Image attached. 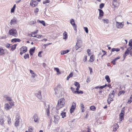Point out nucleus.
Returning <instances> with one entry per match:
<instances>
[{
    "instance_id": "f257e3e1",
    "label": "nucleus",
    "mask_w": 132,
    "mask_h": 132,
    "mask_svg": "<svg viewBox=\"0 0 132 132\" xmlns=\"http://www.w3.org/2000/svg\"><path fill=\"white\" fill-rule=\"evenodd\" d=\"M65 104V100L64 98H61L59 100L56 109L58 110L64 107Z\"/></svg>"
},
{
    "instance_id": "864d4df0",
    "label": "nucleus",
    "mask_w": 132,
    "mask_h": 132,
    "mask_svg": "<svg viewBox=\"0 0 132 132\" xmlns=\"http://www.w3.org/2000/svg\"><path fill=\"white\" fill-rule=\"evenodd\" d=\"M71 89L72 91L73 92L75 93H76L77 92H75L76 91L75 90V89L73 87H71Z\"/></svg>"
},
{
    "instance_id": "c9c22d12",
    "label": "nucleus",
    "mask_w": 132,
    "mask_h": 132,
    "mask_svg": "<svg viewBox=\"0 0 132 132\" xmlns=\"http://www.w3.org/2000/svg\"><path fill=\"white\" fill-rule=\"evenodd\" d=\"M112 5L114 7H116L117 6V2H113L112 1Z\"/></svg>"
},
{
    "instance_id": "dca6fc26",
    "label": "nucleus",
    "mask_w": 132,
    "mask_h": 132,
    "mask_svg": "<svg viewBox=\"0 0 132 132\" xmlns=\"http://www.w3.org/2000/svg\"><path fill=\"white\" fill-rule=\"evenodd\" d=\"M27 50V47L26 46L22 47L20 50V51L23 52V53H25Z\"/></svg>"
},
{
    "instance_id": "79ce46f5",
    "label": "nucleus",
    "mask_w": 132,
    "mask_h": 132,
    "mask_svg": "<svg viewBox=\"0 0 132 132\" xmlns=\"http://www.w3.org/2000/svg\"><path fill=\"white\" fill-rule=\"evenodd\" d=\"M29 57V55L28 54H25L24 56V58L25 59H26Z\"/></svg>"
},
{
    "instance_id": "f03ea898",
    "label": "nucleus",
    "mask_w": 132,
    "mask_h": 132,
    "mask_svg": "<svg viewBox=\"0 0 132 132\" xmlns=\"http://www.w3.org/2000/svg\"><path fill=\"white\" fill-rule=\"evenodd\" d=\"M9 33L10 35L15 37H17L18 36L16 31L14 29H13L10 30L9 31Z\"/></svg>"
},
{
    "instance_id": "20e7f679",
    "label": "nucleus",
    "mask_w": 132,
    "mask_h": 132,
    "mask_svg": "<svg viewBox=\"0 0 132 132\" xmlns=\"http://www.w3.org/2000/svg\"><path fill=\"white\" fill-rule=\"evenodd\" d=\"M82 46V43L81 40L78 41L76 43V45L75 46V48L76 50H77L80 47Z\"/></svg>"
},
{
    "instance_id": "4be33fe9",
    "label": "nucleus",
    "mask_w": 132,
    "mask_h": 132,
    "mask_svg": "<svg viewBox=\"0 0 132 132\" xmlns=\"http://www.w3.org/2000/svg\"><path fill=\"white\" fill-rule=\"evenodd\" d=\"M16 21V20L14 18H13L11 21L10 23L11 25H12L13 24H14L15 23Z\"/></svg>"
},
{
    "instance_id": "603ef678",
    "label": "nucleus",
    "mask_w": 132,
    "mask_h": 132,
    "mask_svg": "<svg viewBox=\"0 0 132 132\" xmlns=\"http://www.w3.org/2000/svg\"><path fill=\"white\" fill-rule=\"evenodd\" d=\"M50 2V1L49 0H47L44 1L43 2V4H45L46 3H48Z\"/></svg>"
},
{
    "instance_id": "0eeeda50",
    "label": "nucleus",
    "mask_w": 132,
    "mask_h": 132,
    "mask_svg": "<svg viewBox=\"0 0 132 132\" xmlns=\"http://www.w3.org/2000/svg\"><path fill=\"white\" fill-rule=\"evenodd\" d=\"M76 103L74 102L72 104L70 110V112L71 113H72L73 112L74 110L76 109Z\"/></svg>"
},
{
    "instance_id": "5fc2aeb1",
    "label": "nucleus",
    "mask_w": 132,
    "mask_h": 132,
    "mask_svg": "<svg viewBox=\"0 0 132 132\" xmlns=\"http://www.w3.org/2000/svg\"><path fill=\"white\" fill-rule=\"evenodd\" d=\"M85 31L87 33H88V29L86 27H84V28Z\"/></svg>"
},
{
    "instance_id": "f704fd0d",
    "label": "nucleus",
    "mask_w": 132,
    "mask_h": 132,
    "mask_svg": "<svg viewBox=\"0 0 132 132\" xmlns=\"http://www.w3.org/2000/svg\"><path fill=\"white\" fill-rule=\"evenodd\" d=\"M112 51V52H114V51H116L117 52H118L120 50L118 48H112L111 49Z\"/></svg>"
},
{
    "instance_id": "ddd939ff",
    "label": "nucleus",
    "mask_w": 132,
    "mask_h": 132,
    "mask_svg": "<svg viewBox=\"0 0 132 132\" xmlns=\"http://www.w3.org/2000/svg\"><path fill=\"white\" fill-rule=\"evenodd\" d=\"M113 131H115L117 130L119 126L117 123H114L113 125Z\"/></svg>"
},
{
    "instance_id": "1a4fd4ad",
    "label": "nucleus",
    "mask_w": 132,
    "mask_h": 132,
    "mask_svg": "<svg viewBox=\"0 0 132 132\" xmlns=\"http://www.w3.org/2000/svg\"><path fill=\"white\" fill-rule=\"evenodd\" d=\"M59 119V117L58 115H55L54 116V122L55 124L57 123Z\"/></svg>"
},
{
    "instance_id": "e2e57ef3",
    "label": "nucleus",
    "mask_w": 132,
    "mask_h": 132,
    "mask_svg": "<svg viewBox=\"0 0 132 132\" xmlns=\"http://www.w3.org/2000/svg\"><path fill=\"white\" fill-rule=\"evenodd\" d=\"M73 74L72 73H71L68 76L70 78L71 77L73 76Z\"/></svg>"
},
{
    "instance_id": "c85d7f7f",
    "label": "nucleus",
    "mask_w": 132,
    "mask_h": 132,
    "mask_svg": "<svg viewBox=\"0 0 132 132\" xmlns=\"http://www.w3.org/2000/svg\"><path fill=\"white\" fill-rule=\"evenodd\" d=\"M9 105L11 106V107H12V106H14V104L12 100L11 101H9Z\"/></svg>"
},
{
    "instance_id": "774afa93",
    "label": "nucleus",
    "mask_w": 132,
    "mask_h": 132,
    "mask_svg": "<svg viewBox=\"0 0 132 132\" xmlns=\"http://www.w3.org/2000/svg\"><path fill=\"white\" fill-rule=\"evenodd\" d=\"M87 56H85L84 57V59H83V61L84 62H85L87 60Z\"/></svg>"
},
{
    "instance_id": "7ed1b4c3",
    "label": "nucleus",
    "mask_w": 132,
    "mask_h": 132,
    "mask_svg": "<svg viewBox=\"0 0 132 132\" xmlns=\"http://www.w3.org/2000/svg\"><path fill=\"white\" fill-rule=\"evenodd\" d=\"M20 119L19 115L17 114L16 116L15 121V126L16 127L18 126L19 125V120Z\"/></svg>"
},
{
    "instance_id": "09e8293b",
    "label": "nucleus",
    "mask_w": 132,
    "mask_h": 132,
    "mask_svg": "<svg viewBox=\"0 0 132 132\" xmlns=\"http://www.w3.org/2000/svg\"><path fill=\"white\" fill-rule=\"evenodd\" d=\"M129 45L130 47H132V39L129 40Z\"/></svg>"
},
{
    "instance_id": "6ab92c4d",
    "label": "nucleus",
    "mask_w": 132,
    "mask_h": 132,
    "mask_svg": "<svg viewBox=\"0 0 132 132\" xmlns=\"http://www.w3.org/2000/svg\"><path fill=\"white\" fill-rule=\"evenodd\" d=\"M114 95L110 94L109 95V97L108 99V100H110L111 101L113 100V98L114 97Z\"/></svg>"
},
{
    "instance_id": "338daca9",
    "label": "nucleus",
    "mask_w": 132,
    "mask_h": 132,
    "mask_svg": "<svg viewBox=\"0 0 132 132\" xmlns=\"http://www.w3.org/2000/svg\"><path fill=\"white\" fill-rule=\"evenodd\" d=\"M120 58V57L119 56H118L116 58H115L114 59H113V60L115 61L116 62L117 60L119 59Z\"/></svg>"
},
{
    "instance_id": "393cba45",
    "label": "nucleus",
    "mask_w": 132,
    "mask_h": 132,
    "mask_svg": "<svg viewBox=\"0 0 132 132\" xmlns=\"http://www.w3.org/2000/svg\"><path fill=\"white\" fill-rule=\"evenodd\" d=\"M21 41L18 38H14L12 39L11 40V42H20Z\"/></svg>"
},
{
    "instance_id": "a211bd4d",
    "label": "nucleus",
    "mask_w": 132,
    "mask_h": 132,
    "mask_svg": "<svg viewBox=\"0 0 132 132\" xmlns=\"http://www.w3.org/2000/svg\"><path fill=\"white\" fill-rule=\"evenodd\" d=\"M124 114H123L122 113H121L119 115L120 118H119V120L120 121V122L122 121V120L124 119Z\"/></svg>"
},
{
    "instance_id": "bb28decb",
    "label": "nucleus",
    "mask_w": 132,
    "mask_h": 132,
    "mask_svg": "<svg viewBox=\"0 0 132 132\" xmlns=\"http://www.w3.org/2000/svg\"><path fill=\"white\" fill-rule=\"evenodd\" d=\"M54 90L55 91V92L54 93L55 95H56L57 94L59 93V89L55 87L54 89Z\"/></svg>"
},
{
    "instance_id": "5701e85b",
    "label": "nucleus",
    "mask_w": 132,
    "mask_h": 132,
    "mask_svg": "<svg viewBox=\"0 0 132 132\" xmlns=\"http://www.w3.org/2000/svg\"><path fill=\"white\" fill-rule=\"evenodd\" d=\"M68 38L67 33L65 31H64L63 33V39H66Z\"/></svg>"
},
{
    "instance_id": "de8ad7c7",
    "label": "nucleus",
    "mask_w": 132,
    "mask_h": 132,
    "mask_svg": "<svg viewBox=\"0 0 132 132\" xmlns=\"http://www.w3.org/2000/svg\"><path fill=\"white\" fill-rule=\"evenodd\" d=\"M75 92H77L76 93L77 94H82L83 93V92L81 90H80V91H78V90H76V91Z\"/></svg>"
},
{
    "instance_id": "39448f33",
    "label": "nucleus",
    "mask_w": 132,
    "mask_h": 132,
    "mask_svg": "<svg viewBox=\"0 0 132 132\" xmlns=\"http://www.w3.org/2000/svg\"><path fill=\"white\" fill-rule=\"evenodd\" d=\"M50 108V105L48 103H45L44 108L46 110V112L48 115L49 113Z\"/></svg>"
},
{
    "instance_id": "a18cd8bd",
    "label": "nucleus",
    "mask_w": 132,
    "mask_h": 132,
    "mask_svg": "<svg viewBox=\"0 0 132 132\" xmlns=\"http://www.w3.org/2000/svg\"><path fill=\"white\" fill-rule=\"evenodd\" d=\"M36 22L35 21H30L29 22V24L30 25H31L34 24Z\"/></svg>"
},
{
    "instance_id": "69168bd1",
    "label": "nucleus",
    "mask_w": 132,
    "mask_h": 132,
    "mask_svg": "<svg viewBox=\"0 0 132 132\" xmlns=\"http://www.w3.org/2000/svg\"><path fill=\"white\" fill-rule=\"evenodd\" d=\"M42 52V51H40L39 52L38 54V56H39L40 57H41V54Z\"/></svg>"
},
{
    "instance_id": "4468645a",
    "label": "nucleus",
    "mask_w": 132,
    "mask_h": 132,
    "mask_svg": "<svg viewBox=\"0 0 132 132\" xmlns=\"http://www.w3.org/2000/svg\"><path fill=\"white\" fill-rule=\"evenodd\" d=\"M34 121L35 122H37L39 120L38 116L37 114H34Z\"/></svg>"
},
{
    "instance_id": "2f4dec72",
    "label": "nucleus",
    "mask_w": 132,
    "mask_h": 132,
    "mask_svg": "<svg viewBox=\"0 0 132 132\" xmlns=\"http://www.w3.org/2000/svg\"><path fill=\"white\" fill-rule=\"evenodd\" d=\"M94 56L92 55L90 57V61L91 62H92L94 61Z\"/></svg>"
},
{
    "instance_id": "ea45409f",
    "label": "nucleus",
    "mask_w": 132,
    "mask_h": 132,
    "mask_svg": "<svg viewBox=\"0 0 132 132\" xmlns=\"http://www.w3.org/2000/svg\"><path fill=\"white\" fill-rule=\"evenodd\" d=\"M125 93L124 91H120L118 95V96H120L122 94H124Z\"/></svg>"
},
{
    "instance_id": "c03bdc74",
    "label": "nucleus",
    "mask_w": 132,
    "mask_h": 132,
    "mask_svg": "<svg viewBox=\"0 0 132 132\" xmlns=\"http://www.w3.org/2000/svg\"><path fill=\"white\" fill-rule=\"evenodd\" d=\"M90 109L94 111L95 109L96 108L94 106H92L90 107Z\"/></svg>"
},
{
    "instance_id": "f8f14e48",
    "label": "nucleus",
    "mask_w": 132,
    "mask_h": 132,
    "mask_svg": "<svg viewBox=\"0 0 132 132\" xmlns=\"http://www.w3.org/2000/svg\"><path fill=\"white\" fill-rule=\"evenodd\" d=\"M98 10L99 11V16L98 17V19H101L102 18L101 17L103 15L104 12L101 9H98Z\"/></svg>"
},
{
    "instance_id": "412c9836",
    "label": "nucleus",
    "mask_w": 132,
    "mask_h": 132,
    "mask_svg": "<svg viewBox=\"0 0 132 132\" xmlns=\"http://www.w3.org/2000/svg\"><path fill=\"white\" fill-rule=\"evenodd\" d=\"M30 73L32 74V77L34 78L35 76H36V75L35 73L34 72V71L31 70H30Z\"/></svg>"
},
{
    "instance_id": "f3484780",
    "label": "nucleus",
    "mask_w": 132,
    "mask_h": 132,
    "mask_svg": "<svg viewBox=\"0 0 132 132\" xmlns=\"http://www.w3.org/2000/svg\"><path fill=\"white\" fill-rule=\"evenodd\" d=\"M130 47L127 49L126 51L125 52V54L126 55H128L130 52V51L132 49V47Z\"/></svg>"
},
{
    "instance_id": "37998d69",
    "label": "nucleus",
    "mask_w": 132,
    "mask_h": 132,
    "mask_svg": "<svg viewBox=\"0 0 132 132\" xmlns=\"http://www.w3.org/2000/svg\"><path fill=\"white\" fill-rule=\"evenodd\" d=\"M61 115L62 116V117L63 118L65 117V113L62 112L61 113Z\"/></svg>"
},
{
    "instance_id": "8fccbe9b",
    "label": "nucleus",
    "mask_w": 132,
    "mask_h": 132,
    "mask_svg": "<svg viewBox=\"0 0 132 132\" xmlns=\"http://www.w3.org/2000/svg\"><path fill=\"white\" fill-rule=\"evenodd\" d=\"M104 4L103 3H101L100 4L99 6V7L101 9H102L104 6Z\"/></svg>"
},
{
    "instance_id": "4c0bfd02",
    "label": "nucleus",
    "mask_w": 132,
    "mask_h": 132,
    "mask_svg": "<svg viewBox=\"0 0 132 132\" xmlns=\"http://www.w3.org/2000/svg\"><path fill=\"white\" fill-rule=\"evenodd\" d=\"M132 102V93L131 96H130V99L128 101L127 103H130Z\"/></svg>"
},
{
    "instance_id": "9b49d317",
    "label": "nucleus",
    "mask_w": 132,
    "mask_h": 132,
    "mask_svg": "<svg viewBox=\"0 0 132 132\" xmlns=\"http://www.w3.org/2000/svg\"><path fill=\"white\" fill-rule=\"evenodd\" d=\"M38 4V3L37 2L32 0L30 2V5L33 7H35Z\"/></svg>"
},
{
    "instance_id": "58836bf2",
    "label": "nucleus",
    "mask_w": 132,
    "mask_h": 132,
    "mask_svg": "<svg viewBox=\"0 0 132 132\" xmlns=\"http://www.w3.org/2000/svg\"><path fill=\"white\" fill-rule=\"evenodd\" d=\"M35 50V47H33L32 48H31L29 51V52H32V53H34Z\"/></svg>"
},
{
    "instance_id": "0e129e2a",
    "label": "nucleus",
    "mask_w": 132,
    "mask_h": 132,
    "mask_svg": "<svg viewBox=\"0 0 132 132\" xmlns=\"http://www.w3.org/2000/svg\"><path fill=\"white\" fill-rule=\"evenodd\" d=\"M114 94H115L114 91V90H113L111 92V94H110L114 95Z\"/></svg>"
},
{
    "instance_id": "49530a36",
    "label": "nucleus",
    "mask_w": 132,
    "mask_h": 132,
    "mask_svg": "<svg viewBox=\"0 0 132 132\" xmlns=\"http://www.w3.org/2000/svg\"><path fill=\"white\" fill-rule=\"evenodd\" d=\"M28 131L29 132H33L32 127H29L28 128Z\"/></svg>"
},
{
    "instance_id": "473e14b6",
    "label": "nucleus",
    "mask_w": 132,
    "mask_h": 132,
    "mask_svg": "<svg viewBox=\"0 0 132 132\" xmlns=\"http://www.w3.org/2000/svg\"><path fill=\"white\" fill-rule=\"evenodd\" d=\"M70 22L71 24L73 26L75 25L74 21L73 19H72L70 21Z\"/></svg>"
},
{
    "instance_id": "423d86ee",
    "label": "nucleus",
    "mask_w": 132,
    "mask_h": 132,
    "mask_svg": "<svg viewBox=\"0 0 132 132\" xmlns=\"http://www.w3.org/2000/svg\"><path fill=\"white\" fill-rule=\"evenodd\" d=\"M116 26L117 28L118 29H121L123 26V24H122V23H121L116 21Z\"/></svg>"
},
{
    "instance_id": "2eb2a0df",
    "label": "nucleus",
    "mask_w": 132,
    "mask_h": 132,
    "mask_svg": "<svg viewBox=\"0 0 132 132\" xmlns=\"http://www.w3.org/2000/svg\"><path fill=\"white\" fill-rule=\"evenodd\" d=\"M74 85L77 87L76 90H78L80 87L79 83L77 82H76L74 83Z\"/></svg>"
},
{
    "instance_id": "bf43d9fd",
    "label": "nucleus",
    "mask_w": 132,
    "mask_h": 132,
    "mask_svg": "<svg viewBox=\"0 0 132 132\" xmlns=\"http://www.w3.org/2000/svg\"><path fill=\"white\" fill-rule=\"evenodd\" d=\"M73 26V29H74V30L76 31L77 30L76 25H75Z\"/></svg>"
},
{
    "instance_id": "a19ab883",
    "label": "nucleus",
    "mask_w": 132,
    "mask_h": 132,
    "mask_svg": "<svg viewBox=\"0 0 132 132\" xmlns=\"http://www.w3.org/2000/svg\"><path fill=\"white\" fill-rule=\"evenodd\" d=\"M62 86L60 84H58L57 87H56L58 89H59L62 88Z\"/></svg>"
},
{
    "instance_id": "b1692460",
    "label": "nucleus",
    "mask_w": 132,
    "mask_h": 132,
    "mask_svg": "<svg viewBox=\"0 0 132 132\" xmlns=\"http://www.w3.org/2000/svg\"><path fill=\"white\" fill-rule=\"evenodd\" d=\"M69 51L68 50L62 51H61V55H63L68 53Z\"/></svg>"
},
{
    "instance_id": "9d476101",
    "label": "nucleus",
    "mask_w": 132,
    "mask_h": 132,
    "mask_svg": "<svg viewBox=\"0 0 132 132\" xmlns=\"http://www.w3.org/2000/svg\"><path fill=\"white\" fill-rule=\"evenodd\" d=\"M35 96L39 99L41 100L42 99V96L41 94V92L39 91L35 94Z\"/></svg>"
},
{
    "instance_id": "cd10ccee",
    "label": "nucleus",
    "mask_w": 132,
    "mask_h": 132,
    "mask_svg": "<svg viewBox=\"0 0 132 132\" xmlns=\"http://www.w3.org/2000/svg\"><path fill=\"white\" fill-rule=\"evenodd\" d=\"M5 54L4 50L2 48H0V55H2Z\"/></svg>"
},
{
    "instance_id": "680f3d73",
    "label": "nucleus",
    "mask_w": 132,
    "mask_h": 132,
    "mask_svg": "<svg viewBox=\"0 0 132 132\" xmlns=\"http://www.w3.org/2000/svg\"><path fill=\"white\" fill-rule=\"evenodd\" d=\"M80 106L81 109H84V105L82 103L80 104Z\"/></svg>"
},
{
    "instance_id": "72a5a7b5",
    "label": "nucleus",
    "mask_w": 132,
    "mask_h": 132,
    "mask_svg": "<svg viewBox=\"0 0 132 132\" xmlns=\"http://www.w3.org/2000/svg\"><path fill=\"white\" fill-rule=\"evenodd\" d=\"M16 7L15 4L14 5L13 7L11 9V13L13 12L14 11Z\"/></svg>"
},
{
    "instance_id": "052dcab7",
    "label": "nucleus",
    "mask_w": 132,
    "mask_h": 132,
    "mask_svg": "<svg viewBox=\"0 0 132 132\" xmlns=\"http://www.w3.org/2000/svg\"><path fill=\"white\" fill-rule=\"evenodd\" d=\"M38 32V30H37L36 31H35L33 32H32L31 33V34H32V35H35L36 34H37Z\"/></svg>"
},
{
    "instance_id": "a878e982",
    "label": "nucleus",
    "mask_w": 132,
    "mask_h": 132,
    "mask_svg": "<svg viewBox=\"0 0 132 132\" xmlns=\"http://www.w3.org/2000/svg\"><path fill=\"white\" fill-rule=\"evenodd\" d=\"M105 78L107 81L109 83L110 82V80L108 76L107 75L105 77Z\"/></svg>"
},
{
    "instance_id": "6e6d98bb",
    "label": "nucleus",
    "mask_w": 132,
    "mask_h": 132,
    "mask_svg": "<svg viewBox=\"0 0 132 132\" xmlns=\"http://www.w3.org/2000/svg\"><path fill=\"white\" fill-rule=\"evenodd\" d=\"M87 52L89 56H90L91 54V53L90 50L88 49L87 51Z\"/></svg>"
},
{
    "instance_id": "6e6552de",
    "label": "nucleus",
    "mask_w": 132,
    "mask_h": 132,
    "mask_svg": "<svg viewBox=\"0 0 132 132\" xmlns=\"http://www.w3.org/2000/svg\"><path fill=\"white\" fill-rule=\"evenodd\" d=\"M12 108L11 106L8 103H6L4 105V108L5 109L6 111L9 110Z\"/></svg>"
},
{
    "instance_id": "13d9d810",
    "label": "nucleus",
    "mask_w": 132,
    "mask_h": 132,
    "mask_svg": "<svg viewBox=\"0 0 132 132\" xmlns=\"http://www.w3.org/2000/svg\"><path fill=\"white\" fill-rule=\"evenodd\" d=\"M4 122V120L3 119H0V124L1 125H2Z\"/></svg>"
},
{
    "instance_id": "aec40b11",
    "label": "nucleus",
    "mask_w": 132,
    "mask_h": 132,
    "mask_svg": "<svg viewBox=\"0 0 132 132\" xmlns=\"http://www.w3.org/2000/svg\"><path fill=\"white\" fill-rule=\"evenodd\" d=\"M4 97L5 99L7 101H10L12 100L11 97H9L7 95H4Z\"/></svg>"
},
{
    "instance_id": "c756f323",
    "label": "nucleus",
    "mask_w": 132,
    "mask_h": 132,
    "mask_svg": "<svg viewBox=\"0 0 132 132\" xmlns=\"http://www.w3.org/2000/svg\"><path fill=\"white\" fill-rule=\"evenodd\" d=\"M54 70L58 73V75L61 74V73L60 72L59 68H54Z\"/></svg>"
},
{
    "instance_id": "4d7b16f0",
    "label": "nucleus",
    "mask_w": 132,
    "mask_h": 132,
    "mask_svg": "<svg viewBox=\"0 0 132 132\" xmlns=\"http://www.w3.org/2000/svg\"><path fill=\"white\" fill-rule=\"evenodd\" d=\"M95 89H97L98 88L101 89H103L102 86H98L95 87Z\"/></svg>"
},
{
    "instance_id": "7c9ffc66",
    "label": "nucleus",
    "mask_w": 132,
    "mask_h": 132,
    "mask_svg": "<svg viewBox=\"0 0 132 132\" xmlns=\"http://www.w3.org/2000/svg\"><path fill=\"white\" fill-rule=\"evenodd\" d=\"M17 45L16 44L13 45L11 47V50L12 51L14 50L16 48V46Z\"/></svg>"
},
{
    "instance_id": "3c124183",
    "label": "nucleus",
    "mask_w": 132,
    "mask_h": 132,
    "mask_svg": "<svg viewBox=\"0 0 132 132\" xmlns=\"http://www.w3.org/2000/svg\"><path fill=\"white\" fill-rule=\"evenodd\" d=\"M102 20L104 22V23H108V19H103Z\"/></svg>"
},
{
    "instance_id": "e433bc0d",
    "label": "nucleus",
    "mask_w": 132,
    "mask_h": 132,
    "mask_svg": "<svg viewBox=\"0 0 132 132\" xmlns=\"http://www.w3.org/2000/svg\"><path fill=\"white\" fill-rule=\"evenodd\" d=\"M38 21H39L40 23L42 24L44 26H45V22L44 21H40L39 20H37Z\"/></svg>"
}]
</instances>
